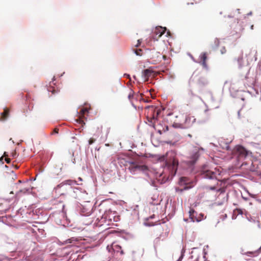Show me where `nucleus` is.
Here are the masks:
<instances>
[{"label":"nucleus","mask_w":261,"mask_h":261,"mask_svg":"<svg viewBox=\"0 0 261 261\" xmlns=\"http://www.w3.org/2000/svg\"><path fill=\"white\" fill-rule=\"evenodd\" d=\"M188 136L190 138L192 137V135L191 134H188Z\"/></svg>","instance_id":"obj_38"},{"label":"nucleus","mask_w":261,"mask_h":261,"mask_svg":"<svg viewBox=\"0 0 261 261\" xmlns=\"http://www.w3.org/2000/svg\"><path fill=\"white\" fill-rule=\"evenodd\" d=\"M220 52L222 55L225 54L226 53V48L224 46L221 47L220 49Z\"/></svg>","instance_id":"obj_23"},{"label":"nucleus","mask_w":261,"mask_h":261,"mask_svg":"<svg viewBox=\"0 0 261 261\" xmlns=\"http://www.w3.org/2000/svg\"><path fill=\"white\" fill-rule=\"evenodd\" d=\"M150 56L152 59H154L155 61H159L162 58V55L154 50L151 51Z\"/></svg>","instance_id":"obj_10"},{"label":"nucleus","mask_w":261,"mask_h":261,"mask_svg":"<svg viewBox=\"0 0 261 261\" xmlns=\"http://www.w3.org/2000/svg\"><path fill=\"white\" fill-rule=\"evenodd\" d=\"M153 73V71L150 69H147L143 71V76L145 81H147Z\"/></svg>","instance_id":"obj_13"},{"label":"nucleus","mask_w":261,"mask_h":261,"mask_svg":"<svg viewBox=\"0 0 261 261\" xmlns=\"http://www.w3.org/2000/svg\"><path fill=\"white\" fill-rule=\"evenodd\" d=\"M73 184H76V181L72 180H66L62 182L57 186L56 190L60 193L61 195L67 194L69 191H71V186Z\"/></svg>","instance_id":"obj_3"},{"label":"nucleus","mask_w":261,"mask_h":261,"mask_svg":"<svg viewBox=\"0 0 261 261\" xmlns=\"http://www.w3.org/2000/svg\"><path fill=\"white\" fill-rule=\"evenodd\" d=\"M217 191L220 192L221 193H223L224 192V189L222 188H219L217 190Z\"/></svg>","instance_id":"obj_29"},{"label":"nucleus","mask_w":261,"mask_h":261,"mask_svg":"<svg viewBox=\"0 0 261 261\" xmlns=\"http://www.w3.org/2000/svg\"><path fill=\"white\" fill-rule=\"evenodd\" d=\"M58 132H59V129L58 128H55L54 129V130H53V132L52 133V134H58Z\"/></svg>","instance_id":"obj_28"},{"label":"nucleus","mask_w":261,"mask_h":261,"mask_svg":"<svg viewBox=\"0 0 261 261\" xmlns=\"http://www.w3.org/2000/svg\"><path fill=\"white\" fill-rule=\"evenodd\" d=\"M107 248L109 252L111 251V249H112L114 251H117L118 252L120 251L121 254H123V251L121 250V247L117 245L113 244L110 247L108 246Z\"/></svg>","instance_id":"obj_11"},{"label":"nucleus","mask_w":261,"mask_h":261,"mask_svg":"<svg viewBox=\"0 0 261 261\" xmlns=\"http://www.w3.org/2000/svg\"><path fill=\"white\" fill-rule=\"evenodd\" d=\"M200 62L202 66L204 68H207L206 60L207 59L206 53H202L200 56Z\"/></svg>","instance_id":"obj_8"},{"label":"nucleus","mask_w":261,"mask_h":261,"mask_svg":"<svg viewBox=\"0 0 261 261\" xmlns=\"http://www.w3.org/2000/svg\"><path fill=\"white\" fill-rule=\"evenodd\" d=\"M254 253V252H248L247 253V254H249V253L253 254V253Z\"/></svg>","instance_id":"obj_36"},{"label":"nucleus","mask_w":261,"mask_h":261,"mask_svg":"<svg viewBox=\"0 0 261 261\" xmlns=\"http://www.w3.org/2000/svg\"><path fill=\"white\" fill-rule=\"evenodd\" d=\"M9 113L10 110L7 108H5L4 110V112L1 114L0 121H4L7 120L9 116Z\"/></svg>","instance_id":"obj_9"},{"label":"nucleus","mask_w":261,"mask_h":261,"mask_svg":"<svg viewBox=\"0 0 261 261\" xmlns=\"http://www.w3.org/2000/svg\"><path fill=\"white\" fill-rule=\"evenodd\" d=\"M124 76H125L126 77H128V78H129V75L128 74H124Z\"/></svg>","instance_id":"obj_35"},{"label":"nucleus","mask_w":261,"mask_h":261,"mask_svg":"<svg viewBox=\"0 0 261 261\" xmlns=\"http://www.w3.org/2000/svg\"><path fill=\"white\" fill-rule=\"evenodd\" d=\"M180 182L181 184H184L186 185H188V179L187 177H182L180 179Z\"/></svg>","instance_id":"obj_19"},{"label":"nucleus","mask_w":261,"mask_h":261,"mask_svg":"<svg viewBox=\"0 0 261 261\" xmlns=\"http://www.w3.org/2000/svg\"><path fill=\"white\" fill-rule=\"evenodd\" d=\"M137 44L136 45H135V46L136 47H138L140 45L141 42H142V40L141 39H138V41H137Z\"/></svg>","instance_id":"obj_27"},{"label":"nucleus","mask_w":261,"mask_h":261,"mask_svg":"<svg viewBox=\"0 0 261 261\" xmlns=\"http://www.w3.org/2000/svg\"><path fill=\"white\" fill-rule=\"evenodd\" d=\"M48 91L51 92L52 94H55L57 93L59 90L58 89H56L55 87H50L48 89Z\"/></svg>","instance_id":"obj_18"},{"label":"nucleus","mask_w":261,"mask_h":261,"mask_svg":"<svg viewBox=\"0 0 261 261\" xmlns=\"http://www.w3.org/2000/svg\"><path fill=\"white\" fill-rule=\"evenodd\" d=\"M147 108L148 109L149 111L151 112V113H153L152 116H151V118L153 119H154L155 117H157L159 115V110H157L156 111V108L153 106H148L147 107Z\"/></svg>","instance_id":"obj_12"},{"label":"nucleus","mask_w":261,"mask_h":261,"mask_svg":"<svg viewBox=\"0 0 261 261\" xmlns=\"http://www.w3.org/2000/svg\"><path fill=\"white\" fill-rule=\"evenodd\" d=\"M216 188L215 187H210V190H215Z\"/></svg>","instance_id":"obj_34"},{"label":"nucleus","mask_w":261,"mask_h":261,"mask_svg":"<svg viewBox=\"0 0 261 261\" xmlns=\"http://www.w3.org/2000/svg\"><path fill=\"white\" fill-rule=\"evenodd\" d=\"M221 172L217 169H215L214 170H202L201 171V175L203 177L208 179H214L219 180V176L220 175Z\"/></svg>","instance_id":"obj_5"},{"label":"nucleus","mask_w":261,"mask_h":261,"mask_svg":"<svg viewBox=\"0 0 261 261\" xmlns=\"http://www.w3.org/2000/svg\"><path fill=\"white\" fill-rule=\"evenodd\" d=\"M78 241V240L76 238H74L73 237L67 239L65 241V244H72V245H74L76 244V242Z\"/></svg>","instance_id":"obj_15"},{"label":"nucleus","mask_w":261,"mask_h":261,"mask_svg":"<svg viewBox=\"0 0 261 261\" xmlns=\"http://www.w3.org/2000/svg\"><path fill=\"white\" fill-rule=\"evenodd\" d=\"M192 187H193V186H186L184 189H176V191H179L180 192H182L184 190H188L190 188H191Z\"/></svg>","instance_id":"obj_21"},{"label":"nucleus","mask_w":261,"mask_h":261,"mask_svg":"<svg viewBox=\"0 0 261 261\" xmlns=\"http://www.w3.org/2000/svg\"><path fill=\"white\" fill-rule=\"evenodd\" d=\"M203 151L202 148L200 149L197 147H194L190 152L189 160L187 161V164L189 165H194L198 159L200 155V151Z\"/></svg>","instance_id":"obj_4"},{"label":"nucleus","mask_w":261,"mask_h":261,"mask_svg":"<svg viewBox=\"0 0 261 261\" xmlns=\"http://www.w3.org/2000/svg\"><path fill=\"white\" fill-rule=\"evenodd\" d=\"M153 126L155 129H156L158 130V133H159L160 134H162L163 131H165V129H164V128H163V129L156 128L154 124L153 125Z\"/></svg>","instance_id":"obj_24"},{"label":"nucleus","mask_w":261,"mask_h":261,"mask_svg":"<svg viewBox=\"0 0 261 261\" xmlns=\"http://www.w3.org/2000/svg\"><path fill=\"white\" fill-rule=\"evenodd\" d=\"M159 160L161 161L165 160L166 166L170 170L171 176L175 175L178 166V161L176 159V154L174 151H170L167 152L166 156H161L159 158Z\"/></svg>","instance_id":"obj_1"},{"label":"nucleus","mask_w":261,"mask_h":261,"mask_svg":"<svg viewBox=\"0 0 261 261\" xmlns=\"http://www.w3.org/2000/svg\"><path fill=\"white\" fill-rule=\"evenodd\" d=\"M135 54L138 56H141L142 55V50L141 49H136Z\"/></svg>","instance_id":"obj_22"},{"label":"nucleus","mask_w":261,"mask_h":261,"mask_svg":"<svg viewBox=\"0 0 261 261\" xmlns=\"http://www.w3.org/2000/svg\"><path fill=\"white\" fill-rule=\"evenodd\" d=\"M253 27H254L253 25H252L251 26V30H253Z\"/></svg>","instance_id":"obj_40"},{"label":"nucleus","mask_w":261,"mask_h":261,"mask_svg":"<svg viewBox=\"0 0 261 261\" xmlns=\"http://www.w3.org/2000/svg\"><path fill=\"white\" fill-rule=\"evenodd\" d=\"M81 111L84 114L85 113V112L87 111V110L86 109H82Z\"/></svg>","instance_id":"obj_33"},{"label":"nucleus","mask_w":261,"mask_h":261,"mask_svg":"<svg viewBox=\"0 0 261 261\" xmlns=\"http://www.w3.org/2000/svg\"><path fill=\"white\" fill-rule=\"evenodd\" d=\"M166 130H168V126H166Z\"/></svg>","instance_id":"obj_41"},{"label":"nucleus","mask_w":261,"mask_h":261,"mask_svg":"<svg viewBox=\"0 0 261 261\" xmlns=\"http://www.w3.org/2000/svg\"><path fill=\"white\" fill-rule=\"evenodd\" d=\"M162 58H163L164 60H166L167 56L166 55H162Z\"/></svg>","instance_id":"obj_32"},{"label":"nucleus","mask_w":261,"mask_h":261,"mask_svg":"<svg viewBox=\"0 0 261 261\" xmlns=\"http://www.w3.org/2000/svg\"><path fill=\"white\" fill-rule=\"evenodd\" d=\"M129 91L130 92L128 95V98L129 99V100H131L134 96L135 92L132 89H130Z\"/></svg>","instance_id":"obj_20"},{"label":"nucleus","mask_w":261,"mask_h":261,"mask_svg":"<svg viewBox=\"0 0 261 261\" xmlns=\"http://www.w3.org/2000/svg\"><path fill=\"white\" fill-rule=\"evenodd\" d=\"M95 141V140L93 138H90L89 140V144L90 145L93 144Z\"/></svg>","instance_id":"obj_26"},{"label":"nucleus","mask_w":261,"mask_h":261,"mask_svg":"<svg viewBox=\"0 0 261 261\" xmlns=\"http://www.w3.org/2000/svg\"><path fill=\"white\" fill-rule=\"evenodd\" d=\"M76 121L79 123L80 124H81L83 125V124H85V123L84 122V121L81 119H79L76 120Z\"/></svg>","instance_id":"obj_25"},{"label":"nucleus","mask_w":261,"mask_h":261,"mask_svg":"<svg viewBox=\"0 0 261 261\" xmlns=\"http://www.w3.org/2000/svg\"><path fill=\"white\" fill-rule=\"evenodd\" d=\"M214 45H212V48L214 49L217 48L219 46L220 40L217 38H215L214 41Z\"/></svg>","instance_id":"obj_17"},{"label":"nucleus","mask_w":261,"mask_h":261,"mask_svg":"<svg viewBox=\"0 0 261 261\" xmlns=\"http://www.w3.org/2000/svg\"><path fill=\"white\" fill-rule=\"evenodd\" d=\"M226 148L228 150V149H229V146L228 145H227Z\"/></svg>","instance_id":"obj_39"},{"label":"nucleus","mask_w":261,"mask_h":261,"mask_svg":"<svg viewBox=\"0 0 261 261\" xmlns=\"http://www.w3.org/2000/svg\"><path fill=\"white\" fill-rule=\"evenodd\" d=\"M195 211L193 209H190L189 211V217L191 219V221L193 222H194L196 220L197 221H198V219H196V217L195 216Z\"/></svg>","instance_id":"obj_14"},{"label":"nucleus","mask_w":261,"mask_h":261,"mask_svg":"<svg viewBox=\"0 0 261 261\" xmlns=\"http://www.w3.org/2000/svg\"><path fill=\"white\" fill-rule=\"evenodd\" d=\"M16 155V152L15 151L12 153V156L13 157L15 158Z\"/></svg>","instance_id":"obj_31"},{"label":"nucleus","mask_w":261,"mask_h":261,"mask_svg":"<svg viewBox=\"0 0 261 261\" xmlns=\"http://www.w3.org/2000/svg\"><path fill=\"white\" fill-rule=\"evenodd\" d=\"M128 170L132 173H134L137 170L145 171L147 169V167L145 165H139L134 162H129Z\"/></svg>","instance_id":"obj_6"},{"label":"nucleus","mask_w":261,"mask_h":261,"mask_svg":"<svg viewBox=\"0 0 261 261\" xmlns=\"http://www.w3.org/2000/svg\"><path fill=\"white\" fill-rule=\"evenodd\" d=\"M248 153L249 151L244 147L241 145H237L232 150V158L236 159L239 162L242 161L246 158Z\"/></svg>","instance_id":"obj_2"},{"label":"nucleus","mask_w":261,"mask_h":261,"mask_svg":"<svg viewBox=\"0 0 261 261\" xmlns=\"http://www.w3.org/2000/svg\"><path fill=\"white\" fill-rule=\"evenodd\" d=\"M166 31V28L156 27L154 31V35L152 36L153 39L158 40L165 33Z\"/></svg>","instance_id":"obj_7"},{"label":"nucleus","mask_w":261,"mask_h":261,"mask_svg":"<svg viewBox=\"0 0 261 261\" xmlns=\"http://www.w3.org/2000/svg\"><path fill=\"white\" fill-rule=\"evenodd\" d=\"M198 84L200 87H203L207 84V82L204 79L200 78L198 81Z\"/></svg>","instance_id":"obj_16"},{"label":"nucleus","mask_w":261,"mask_h":261,"mask_svg":"<svg viewBox=\"0 0 261 261\" xmlns=\"http://www.w3.org/2000/svg\"><path fill=\"white\" fill-rule=\"evenodd\" d=\"M4 155L5 156H8V155L7 154V153L6 152H4Z\"/></svg>","instance_id":"obj_37"},{"label":"nucleus","mask_w":261,"mask_h":261,"mask_svg":"<svg viewBox=\"0 0 261 261\" xmlns=\"http://www.w3.org/2000/svg\"><path fill=\"white\" fill-rule=\"evenodd\" d=\"M5 161H6V162L7 163H10V161H11V160H10V159H9V158H6L5 159Z\"/></svg>","instance_id":"obj_30"}]
</instances>
